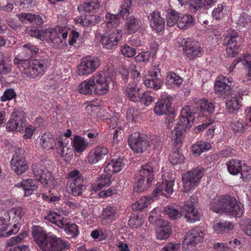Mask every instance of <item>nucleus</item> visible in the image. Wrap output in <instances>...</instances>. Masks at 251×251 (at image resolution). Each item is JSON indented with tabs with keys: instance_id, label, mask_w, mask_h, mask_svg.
I'll use <instances>...</instances> for the list:
<instances>
[{
	"instance_id": "obj_47",
	"label": "nucleus",
	"mask_w": 251,
	"mask_h": 251,
	"mask_svg": "<svg viewBox=\"0 0 251 251\" xmlns=\"http://www.w3.org/2000/svg\"><path fill=\"white\" fill-rule=\"evenodd\" d=\"M233 225L229 222H220L214 226V231L218 234H223L229 230H232Z\"/></svg>"
},
{
	"instance_id": "obj_18",
	"label": "nucleus",
	"mask_w": 251,
	"mask_h": 251,
	"mask_svg": "<svg viewBox=\"0 0 251 251\" xmlns=\"http://www.w3.org/2000/svg\"><path fill=\"white\" fill-rule=\"evenodd\" d=\"M122 36L121 30L113 28L111 33L102 36L101 41L103 47L106 49H111L117 46Z\"/></svg>"
},
{
	"instance_id": "obj_12",
	"label": "nucleus",
	"mask_w": 251,
	"mask_h": 251,
	"mask_svg": "<svg viewBox=\"0 0 251 251\" xmlns=\"http://www.w3.org/2000/svg\"><path fill=\"white\" fill-rule=\"evenodd\" d=\"M197 203V198L196 196L190 197L184 202L182 209L186 213L185 218L188 222L195 223L200 219V215L195 208Z\"/></svg>"
},
{
	"instance_id": "obj_24",
	"label": "nucleus",
	"mask_w": 251,
	"mask_h": 251,
	"mask_svg": "<svg viewBox=\"0 0 251 251\" xmlns=\"http://www.w3.org/2000/svg\"><path fill=\"white\" fill-rule=\"evenodd\" d=\"M171 102L170 98H163L159 99L156 103L154 107V111L158 115H166L169 113L171 109Z\"/></svg>"
},
{
	"instance_id": "obj_63",
	"label": "nucleus",
	"mask_w": 251,
	"mask_h": 251,
	"mask_svg": "<svg viewBox=\"0 0 251 251\" xmlns=\"http://www.w3.org/2000/svg\"><path fill=\"white\" fill-rule=\"evenodd\" d=\"M151 56V53L149 51H143L138 54L135 58V59L137 62H145L147 63L150 60Z\"/></svg>"
},
{
	"instance_id": "obj_19",
	"label": "nucleus",
	"mask_w": 251,
	"mask_h": 251,
	"mask_svg": "<svg viewBox=\"0 0 251 251\" xmlns=\"http://www.w3.org/2000/svg\"><path fill=\"white\" fill-rule=\"evenodd\" d=\"M174 185V178H171L169 180H163L162 183L159 182L156 184L155 188L153 190V194L155 197H157L159 195H165L166 197L167 195L170 196L173 192Z\"/></svg>"
},
{
	"instance_id": "obj_45",
	"label": "nucleus",
	"mask_w": 251,
	"mask_h": 251,
	"mask_svg": "<svg viewBox=\"0 0 251 251\" xmlns=\"http://www.w3.org/2000/svg\"><path fill=\"white\" fill-rule=\"evenodd\" d=\"M39 49L34 45L30 44H25L22 47V53L25 58H30L36 56Z\"/></svg>"
},
{
	"instance_id": "obj_16",
	"label": "nucleus",
	"mask_w": 251,
	"mask_h": 251,
	"mask_svg": "<svg viewBox=\"0 0 251 251\" xmlns=\"http://www.w3.org/2000/svg\"><path fill=\"white\" fill-rule=\"evenodd\" d=\"M131 4L130 0H125L121 5V9L118 14L114 15L108 13L105 16V22L107 25H112L116 27L118 25L121 16H126L129 14Z\"/></svg>"
},
{
	"instance_id": "obj_1",
	"label": "nucleus",
	"mask_w": 251,
	"mask_h": 251,
	"mask_svg": "<svg viewBox=\"0 0 251 251\" xmlns=\"http://www.w3.org/2000/svg\"><path fill=\"white\" fill-rule=\"evenodd\" d=\"M32 230L34 240L42 251H62L70 248L68 242L47 234L39 226H34Z\"/></svg>"
},
{
	"instance_id": "obj_9",
	"label": "nucleus",
	"mask_w": 251,
	"mask_h": 251,
	"mask_svg": "<svg viewBox=\"0 0 251 251\" xmlns=\"http://www.w3.org/2000/svg\"><path fill=\"white\" fill-rule=\"evenodd\" d=\"M24 214L23 209L20 207L12 208L9 211L4 212L2 216L3 219L6 222L5 223L6 225V228H7L9 225L11 217H12L14 222L15 223L12 228L6 233V236H9L18 232L20 226V223Z\"/></svg>"
},
{
	"instance_id": "obj_64",
	"label": "nucleus",
	"mask_w": 251,
	"mask_h": 251,
	"mask_svg": "<svg viewBox=\"0 0 251 251\" xmlns=\"http://www.w3.org/2000/svg\"><path fill=\"white\" fill-rule=\"evenodd\" d=\"M224 7L222 4H218L217 7L213 9L212 15L214 18L219 20L223 17Z\"/></svg>"
},
{
	"instance_id": "obj_51",
	"label": "nucleus",
	"mask_w": 251,
	"mask_h": 251,
	"mask_svg": "<svg viewBox=\"0 0 251 251\" xmlns=\"http://www.w3.org/2000/svg\"><path fill=\"white\" fill-rule=\"evenodd\" d=\"M61 228L64 229L66 233L70 237H75L79 234V230L77 225L70 222V219L68 220V223Z\"/></svg>"
},
{
	"instance_id": "obj_33",
	"label": "nucleus",
	"mask_w": 251,
	"mask_h": 251,
	"mask_svg": "<svg viewBox=\"0 0 251 251\" xmlns=\"http://www.w3.org/2000/svg\"><path fill=\"white\" fill-rule=\"evenodd\" d=\"M118 217V215L116 208L111 206H108L104 208L100 215L102 221H105L107 223H111Z\"/></svg>"
},
{
	"instance_id": "obj_28",
	"label": "nucleus",
	"mask_w": 251,
	"mask_h": 251,
	"mask_svg": "<svg viewBox=\"0 0 251 251\" xmlns=\"http://www.w3.org/2000/svg\"><path fill=\"white\" fill-rule=\"evenodd\" d=\"M15 186L18 188H22L25 191V195L29 196L37 188L38 183L37 180L26 179H23L21 182L17 183Z\"/></svg>"
},
{
	"instance_id": "obj_26",
	"label": "nucleus",
	"mask_w": 251,
	"mask_h": 251,
	"mask_svg": "<svg viewBox=\"0 0 251 251\" xmlns=\"http://www.w3.org/2000/svg\"><path fill=\"white\" fill-rule=\"evenodd\" d=\"M100 2L99 0H85L77 6V10L86 13H96L99 9Z\"/></svg>"
},
{
	"instance_id": "obj_36",
	"label": "nucleus",
	"mask_w": 251,
	"mask_h": 251,
	"mask_svg": "<svg viewBox=\"0 0 251 251\" xmlns=\"http://www.w3.org/2000/svg\"><path fill=\"white\" fill-rule=\"evenodd\" d=\"M102 174L97 181L92 185V189L94 191H98L104 187L109 186L111 184V176L110 173Z\"/></svg>"
},
{
	"instance_id": "obj_17",
	"label": "nucleus",
	"mask_w": 251,
	"mask_h": 251,
	"mask_svg": "<svg viewBox=\"0 0 251 251\" xmlns=\"http://www.w3.org/2000/svg\"><path fill=\"white\" fill-rule=\"evenodd\" d=\"M26 124L24 113L16 111L12 113L11 118L7 124L6 129L10 131H20L24 129Z\"/></svg>"
},
{
	"instance_id": "obj_41",
	"label": "nucleus",
	"mask_w": 251,
	"mask_h": 251,
	"mask_svg": "<svg viewBox=\"0 0 251 251\" xmlns=\"http://www.w3.org/2000/svg\"><path fill=\"white\" fill-rule=\"evenodd\" d=\"M73 147L78 153L84 151L88 146V142L83 137L79 135L75 136L72 140Z\"/></svg>"
},
{
	"instance_id": "obj_4",
	"label": "nucleus",
	"mask_w": 251,
	"mask_h": 251,
	"mask_svg": "<svg viewBox=\"0 0 251 251\" xmlns=\"http://www.w3.org/2000/svg\"><path fill=\"white\" fill-rule=\"evenodd\" d=\"M195 119L194 114L188 106H184L180 113L178 122V126L176 127L171 132L172 140L174 145L179 148L182 144V130L191 127Z\"/></svg>"
},
{
	"instance_id": "obj_53",
	"label": "nucleus",
	"mask_w": 251,
	"mask_h": 251,
	"mask_svg": "<svg viewBox=\"0 0 251 251\" xmlns=\"http://www.w3.org/2000/svg\"><path fill=\"white\" fill-rule=\"evenodd\" d=\"M143 223V219L135 214H132L128 221L129 226L132 228H137L140 227Z\"/></svg>"
},
{
	"instance_id": "obj_62",
	"label": "nucleus",
	"mask_w": 251,
	"mask_h": 251,
	"mask_svg": "<svg viewBox=\"0 0 251 251\" xmlns=\"http://www.w3.org/2000/svg\"><path fill=\"white\" fill-rule=\"evenodd\" d=\"M11 70V65L6 63L3 58H0V74L6 75L10 73Z\"/></svg>"
},
{
	"instance_id": "obj_54",
	"label": "nucleus",
	"mask_w": 251,
	"mask_h": 251,
	"mask_svg": "<svg viewBox=\"0 0 251 251\" xmlns=\"http://www.w3.org/2000/svg\"><path fill=\"white\" fill-rule=\"evenodd\" d=\"M184 156L178 151H174L170 157L171 163L173 165L182 164L184 162Z\"/></svg>"
},
{
	"instance_id": "obj_61",
	"label": "nucleus",
	"mask_w": 251,
	"mask_h": 251,
	"mask_svg": "<svg viewBox=\"0 0 251 251\" xmlns=\"http://www.w3.org/2000/svg\"><path fill=\"white\" fill-rule=\"evenodd\" d=\"M121 51L124 56L127 57H132L135 55L136 51L134 48L126 45L122 47Z\"/></svg>"
},
{
	"instance_id": "obj_46",
	"label": "nucleus",
	"mask_w": 251,
	"mask_h": 251,
	"mask_svg": "<svg viewBox=\"0 0 251 251\" xmlns=\"http://www.w3.org/2000/svg\"><path fill=\"white\" fill-rule=\"evenodd\" d=\"M45 36L48 38L51 42L59 44L62 41L60 39L61 33H60V28L48 29L45 32Z\"/></svg>"
},
{
	"instance_id": "obj_34",
	"label": "nucleus",
	"mask_w": 251,
	"mask_h": 251,
	"mask_svg": "<svg viewBox=\"0 0 251 251\" xmlns=\"http://www.w3.org/2000/svg\"><path fill=\"white\" fill-rule=\"evenodd\" d=\"M231 126L233 133L237 136L242 135L251 128L244 118L233 121Z\"/></svg>"
},
{
	"instance_id": "obj_55",
	"label": "nucleus",
	"mask_w": 251,
	"mask_h": 251,
	"mask_svg": "<svg viewBox=\"0 0 251 251\" xmlns=\"http://www.w3.org/2000/svg\"><path fill=\"white\" fill-rule=\"evenodd\" d=\"M179 19V13L175 10H171L170 13L168 15L167 24L170 27L173 26L176 24L177 25Z\"/></svg>"
},
{
	"instance_id": "obj_6",
	"label": "nucleus",
	"mask_w": 251,
	"mask_h": 251,
	"mask_svg": "<svg viewBox=\"0 0 251 251\" xmlns=\"http://www.w3.org/2000/svg\"><path fill=\"white\" fill-rule=\"evenodd\" d=\"M204 173V168L198 167L184 174L182 178L184 191L188 192L195 188L200 183Z\"/></svg>"
},
{
	"instance_id": "obj_15",
	"label": "nucleus",
	"mask_w": 251,
	"mask_h": 251,
	"mask_svg": "<svg viewBox=\"0 0 251 251\" xmlns=\"http://www.w3.org/2000/svg\"><path fill=\"white\" fill-rule=\"evenodd\" d=\"M204 231V228L201 226H196L191 229L186 234L183 245H186L187 249L190 246L195 247L196 244L203 241Z\"/></svg>"
},
{
	"instance_id": "obj_2",
	"label": "nucleus",
	"mask_w": 251,
	"mask_h": 251,
	"mask_svg": "<svg viewBox=\"0 0 251 251\" xmlns=\"http://www.w3.org/2000/svg\"><path fill=\"white\" fill-rule=\"evenodd\" d=\"M209 208L216 213L224 212L238 218L243 215L244 210V205L229 196H217L210 201Z\"/></svg>"
},
{
	"instance_id": "obj_5",
	"label": "nucleus",
	"mask_w": 251,
	"mask_h": 251,
	"mask_svg": "<svg viewBox=\"0 0 251 251\" xmlns=\"http://www.w3.org/2000/svg\"><path fill=\"white\" fill-rule=\"evenodd\" d=\"M40 144L45 150L53 149L55 147L60 149V156L64 157L68 155V157L72 156L73 154L70 149L67 148L68 140L59 137L55 140L53 135L50 132H46L40 137Z\"/></svg>"
},
{
	"instance_id": "obj_31",
	"label": "nucleus",
	"mask_w": 251,
	"mask_h": 251,
	"mask_svg": "<svg viewBox=\"0 0 251 251\" xmlns=\"http://www.w3.org/2000/svg\"><path fill=\"white\" fill-rule=\"evenodd\" d=\"M215 108V101L202 99L200 100V114L202 116H207L214 112Z\"/></svg>"
},
{
	"instance_id": "obj_21",
	"label": "nucleus",
	"mask_w": 251,
	"mask_h": 251,
	"mask_svg": "<svg viewBox=\"0 0 251 251\" xmlns=\"http://www.w3.org/2000/svg\"><path fill=\"white\" fill-rule=\"evenodd\" d=\"M238 34L235 31H232L230 33L227 35L226 51L229 56L234 57L238 52L239 46L237 42Z\"/></svg>"
},
{
	"instance_id": "obj_58",
	"label": "nucleus",
	"mask_w": 251,
	"mask_h": 251,
	"mask_svg": "<svg viewBox=\"0 0 251 251\" xmlns=\"http://www.w3.org/2000/svg\"><path fill=\"white\" fill-rule=\"evenodd\" d=\"M240 174L244 181L248 180L251 178V168L245 163Z\"/></svg>"
},
{
	"instance_id": "obj_43",
	"label": "nucleus",
	"mask_w": 251,
	"mask_h": 251,
	"mask_svg": "<svg viewBox=\"0 0 251 251\" xmlns=\"http://www.w3.org/2000/svg\"><path fill=\"white\" fill-rule=\"evenodd\" d=\"M139 88L137 87L136 84L133 83L129 84L125 90V94L130 100L133 101H138L140 94L139 93Z\"/></svg>"
},
{
	"instance_id": "obj_23",
	"label": "nucleus",
	"mask_w": 251,
	"mask_h": 251,
	"mask_svg": "<svg viewBox=\"0 0 251 251\" xmlns=\"http://www.w3.org/2000/svg\"><path fill=\"white\" fill-rule=\"evenodd\" d=\"M158 228L156 230V238L160 240H166L171 234V228L169 223L163 219L158 221Z\"/></svg>"
},
{
	"instance_id": "obj_14",
	"label": "nucleus",
	"mask_w": 251,
	"mask_h": 251,
	"mask_svg": "<svg viewBox=\"0 0 251 251\" xmlns=\"http://www.w3.org/2000/svg\"><path fill=\"white\" fill-rule=\"evenodd\" d=\"M181 46L185 54L190 60L200 57L201 54L202 48L199 44L191 39H183L181 41Z\"/></svg>"
},
{
	"instance_id": "obj_10",
	"label": "nucleus",
	"mask_w": 251,
	"mask_h": 251,
	"mask_svg": "<svg viewBox=\"0 0 251 251\" xmlns=\"http://www.w3.org/2000/svg\"><path fill=\"white\" fill-rule=\"evenodd\" d=\"M10 161L12 170L18 175L21 176L28 169L27 162L24 156V151L20 148H16Z\"/></svg>"
},
{
	"instance_id": "obj_42",
	"label": "nucleus",
	"mask_w": 251,
	"mask_h": 251,
	"mask_svg": "<svg viewBox=\"0 0 251 251\" xmlns=\"http://www.w3.org/2000/svg\"><path fill=\"white\" fill-rule=\"evenodd\" d=\"M211 145L209 143L201 141L194 144L192 147V151L195 155L198 156L205 151L211 149Z\"/></svg>"
},
{
	"instance_id": "obj_3",
	"label": "nucleus",
	"mask_w": 251,
	"mask_h": 251,
	"mask_svg": "<svg viewBox=\"0 0 251 251\" xmlns=\"http://www.w3.org/2000/svg\"><path fill=\"white\" fill-rule=\"evenodd\" d=\"M15 64L21 65V73L24 77L36 78L43 75L48 69V61L44 59H34L30 60L14 59Z\"/></svg>"
},
{
	"instance_id": "obj_20",
	"label": "nucleus",
	"mask_w": 251,
	"mask_h": 251,
	"mask_svg": "<svg viewBox=\"0 0 251 251\" xmlns=\"http://www.w3.org/2000/svg\"><path fill=\"white\" fill-rule=\"evenodd\" d=\"M108 153V149L104 146H97L89 152L87 159L90 164H95L102 159Z\"/></svg>"
},
{
	"instance_id": "obj_29",
	"label": "nucleus",
	"mask_w": 251,
	"mask_h": 251,
	"mask_svg": "<svg viewBox=\"0 0 251 251\" xmlns=\"http://www.w3.org/2000/svg\"><path fill=\"white\" fill-rule=\"evenodd\" d=\"M125 164V161L123 158H114L107 164L104 168V171L110 174L118 173L122 170Z\"/></svg>"
},
{
	"instance_id": "obj_56",
	"label": "nucleus",
	"mask_w": 251,
	"mask_h": 251,
	"mask_svg": "<svg viewBox=\"0 0 251 251\" xmlns=\"http://www.w3.org/2000/svg\"><path fill=\"white\" fill-rule=\"evenodd\" d=\"M188 9L191 13H196L203 6L202 0H189Z\"/></svg>"
},
{
	"instance_id": "obj_7",
	"label": "nucleus",
	"mask_w": 251,
	"mask_h": 251,
	"mask_svg": "<svg viewBox=\"0 0 251 251\" xmlns=\"http://www.w3.org/2000/svg\"><path fill=\"white\" fill-rule=\"evenodd\" d=\"M32 169L35 178L43 185L47 187L55 185V180L50 172L47 169L43 162L34 164Z\"/></svg>"
},
{
	"instance_id": "obj_60",
	"label": "nucleus",
	"mask_w": 251,
	"mask_h": 251,
	"mask_svg": "<svg viewBox=\"0 0 251 251\" xmlns=\"http://www.w3.org/2000/svg\"><path fill=\"white\" fill-rule=\"evenodd\" d=\"M123 133L124 130L121 126H118L116 129H114V131L113 133L112 140V144L113 146L118 144L120 141L119 137L121 138L123 135Z\"/></svg>"
},
{
	"instance_id": "obj_35",
	"label": "nucleus",
	"mask_w": 251,
	"mask_h": 251,
	"mask_svg": "<svg viewBox=\"0 0 251 251\" xmlns=\"http://www.w3.org/2000/svg\"><path fill=\"white\" fill-rule=\"evenodd\" d=\"M226 100V107L229 113H232L234 111L238 110L240 106V100L239 97L236 94H231L227 96Z\"/></svg>"
},
{
	"instance_id": "obj_37",
	"label": "nucleus",
	"mask_w": 251,
	"mask_h": 251,
	"mask_svg": "<svg viewBox=\"0 0 251 251\" xmlns=\"http://www.w3.org/2000/svg\"><path fill=\"white\" fill-rule=\"evenodd\" d=\"M183 79L174 72L167 73L166 77V84L171 88H178L182 83Z\"/></svg>"
},
{
	"instance_id": "obj_59",
	"label": "nucleus",
	"mask_w": 251,
	"mask_h": 251,
	"mask_svg": "<svg viewBox=\"0 0 251 251\" xmlns=\"http://www.w3.org/2000/svg\"><path fill=\"white\" fill-rule=\"evenodd\" d=\"M138 101H140L141 103L148 106L153 102V98L148 92H146L140 95Z\"/></svg>"
},
{
	"instance_id": "obj_11",
	"label": "nucleus",
	"mask_w": 251,
	"mask_h": 251,
	"mask_svg": "<svg viewBox=\"0 0 251 251\" xmlns=\"http://www.w3.org/2000/svg\"><path fill=\"white\" fill-rule=\"evenodd\" d=\"M94 94L98 95H104L109 90V78L104 73H97L92 75Z\"/></svg>"
},
{
	"instance_id": "obj_44",
	"label": "nucleus",
	"mask_w": 251,
	"mask_h": 251,
	"mask_svg": "<svg viewBox=\"0 0 251 251\" xmlns=\"http://www.w3.org/2000/svg\"><path fill=\"white\" fill-rule=\"evenodd\" d=\"M194 19L192 16L188 14L179 17L177 27L181 29H187L194 25Z\"/></svg>"
},
{
	"instance_id": "obj_49",
	"label": "nucleus",
	"mask_w": 251,
	"mask_h": 251,
	"mask_svg": "<svg viewBox=\"0 0 251 251\" xmlns=\"http://www.w3.org/2000/svg\"><path fill=\"white\" fill-rule=\"evenodd\" d=\"M144 83L147 87L157 90L162 87L163 80L161 78L149 77L144 79Z\"/></svg>"
},
{
	"instance_id": "obj_39",
	"label": "nucleus",
	"mask_w": 251,
	"mask_h": 251,
	"mask_svg": "<svg viewBox=\"0 0 251 251\" xmlns=\"http://www.w3.org/2000/svg\"><path fill=\"white\" fill-rule=\"evenodd\" d=\"M139 176L145 178L148 183L152 182L154 179V171L151 163H148L141 166Z\"/></svg>"
},
{
	"instance_id": "obj_40",
	"label": "nucleus",
	"mask_w": 251,
	"mask_h": 251,
	"mask_svg": "<svg viewBox=\"0 0 251 251\" xmlns=\"http://www.w3.org/2000/svg\"><path fill=\"white\" fill-rule=\"evenodd\" d=\"M78 90L81 94L88 95L94 94V86L92 76L80 83L78 86Z\"/></svg>"
},
{
	"instance_id": "obj_48",
	"label": "nucleus",
	"mask_w": 251,
	"mask_h": 251,
	"mask_svg": "<svg viewBox=\"0 0 251 251\" xmlns=\"http://www.w3.org/2000/svg\"><path fill=\"white\" fill-rule=\"evenodd\" d=\"M152 200L150 197H142L137 202L132 204L134 210H141L150 204Z\"/></svg>"
},
{
	"instance_id": "obj_50",
	"label": "nucleus",
	"mask_w": 251,
	"mask_h": 251,
	"mask_svg": "<svg viewBox=\"0 0 251 251\" xmlns=\"http://www.w3.org/2000/svg\"><path fill=\"white\" fill-rule=\"evenodd\" d=\"M151 182H148L147 180L142 177H137V180L134 186L133 190L137 193H141L150 187Z\"/></svg>"
},
{
	"instance_id": "obj_30",
	"label": "nucleus",
	"mask_w": 251,
	"mask_h": 251,
	"mask_svg": "<svg viewBox=\"0 0 251 251\" xmlns=\"http://www.w3.org/2000/svg\"><path fill=\"white\" fill-rule=\"evenodd\" d=\"M141 25L140 19L131 16L126 20L124 29L127 34H131L136 32L141 27Z\"/></svg>"
},
{
	"instance_id": "obj_38",
	"label": "nucleus",
	"mask_w": 251,
	"mask_h": 251,
	"mask_svg": "<svg viewBox=\"0 0 251 251\" xmlns=\"http://www.w3.org/2000/svg\"><path fill=\"white\" fill-rule=\"evenodd\" d=\"M244 162L240 160L232 159L226 163L228 172L232 175L240 174Z\"/></svg>"
},
{
	"instance_id": "obj_27",
	"label": "nucleus",
	"mask_w": 251,
	"mask_h": 251,
	"mask_svg": "<svg viewBox=\"0 0 251 251\" xmlns=\"http://www.w3.org/2000/svg\"><path fill=\"white\" fill-rule=\"evenodd\" d=\"M67 187L71 190L72 195L75 196L80 195L82 190L85 188L83 184V179L82 177H77L75 180H68L67 182Z\"/></svg>"
},
{
	"instance_id": "obj_8",
	"label": "nucleus",
	"mask_w": 251,
	"mask_h": 251,
	"mask_svg": "<svg viewBox=\"0 0 251 251\" xmlns=\"http://www.w3.org/2000/svg\"><path fill=\"white\" fill-rule=\"evenodd\" d=\"M100 62L97 57L88 56L83 57L77 66L76 73L80 76L92 74L99 68Z\"/></svg>"
},
{
	"instance_id": "obj_13",
	"label": "nucleus",
	"mask_w": 251,
	"mask_h": 251,
	"mask_svg": "<svg viewBox=\"0 0 251 251\" xmlns=\"http://www.w3.org/2000/svg\"><path fill=\"white\" fill-rule=\"evenodd\" d=\"M128 143L132 150L136 153L143 152L150 147L149 141L139 133L132 134L128 138Z\"/></svg>"
},
{
	"instance_id": "obj_52",
	"label": "nucleus",
	"mask_w": 251,
	"mask_h": 251,
	"mask_svg": "<svg viewBox=\"0 0 251 251\" xmlns=\"http://www.w3.org/2000/svg\"><path fill=\"white\" fill-rule=\"evenodd\" d=\"M165 212L173 220L178 219L183 215L181 210L172 205L167 206L165 209Z\"/></svg>"
},
{
	"instance_id": "obj_22",
	"label": "nucleus",
	"mask_w": 251,
	"mask_h": 251,
	"mask_svg": "<svg viewBox=\"0 0 251 251\" xmlns=\"http://www.w3.org/2000/svg\"><path fill=\"white\" fill-rule=\"evenodd\" d=\"M148 18L150 26L156 32H159L164 28L165 21L159 12L153 11L149 14Z\"/></svg>"
},
{
	"instance_id": "obj_32",
	"label": "nucleus",
	"mask_w": 251,
	"mask_h": 251,
	"mask_svg": "<svg viewBox=\"0 0 251 251\" xmlns=\"http://www.w3.org/2000/svg\"><path fill=\"white\" fill-rule=\"evenodd\" d=\"M214 90L215 93L219 97L224 99L230 95L231 92L230 85L220 80L216 81Z\"/></svg>"
},
{
	"instance_id": "obj_25",
	"label": "nucleus",
	"mask_w": 251,
	"mask_h": 251,
	"mask_svg": "<svg viewBox=\"0 0 251 251\" xmlns=\"http://www.w3.org/2000/svg\"><path fill=\"white\" fill-rule=\"evenodd\" d=\"M44 219L54 224L61 228L68 223V218L64 217L60 213L53 211H50Z\"/></svg>"
},
{
	"instance_id": "obj_57",
	"label": "nucleus",
	"mask_w": 251,
	"mask_h": 251,
	"mask_svg": "<svg viewBox=\"0 0 251 251\" xmlns=\"http://www.w3.org/2000/svg\"><path fill=\"white\" fill-rule=\"evenodd\" d=\"M28 233L26 231L22 232L19 236L11 238L7 242L8 246H14L21 242L24 239L27 237Z\"/></svg>"
}]
</instances>
